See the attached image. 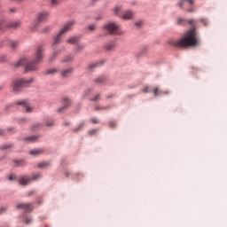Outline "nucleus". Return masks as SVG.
I'll return each mask as SVG.
<instances>
[{"instance_id":"1","label":"nucleus","mask_w":227,"mask_h":227,"mask_svg":"<svg viewBox=\"0 0 227 227\" xmlns=\"http://www.w3.org/2000/svg\"><path fill=\"white\" fill-rule=\"evenodd\" d=\"M177 24L180 26L189 24L191 28L185 32L184 35L180 40L169 41L170 45L179 47L180 49H187V47H196L200 45V38H198V32L196 31V20L179 18Z\"/></svg>"},{"instance_id":"2","label":"nucleus","mask_w":227,"mask_h":227,"mask_svg":"<svg viewBox=\"0 0 227 227\" xmlns=\"http://www.w3.org/2000/svg\"><path fill=\"white\" fill-rule=\"evenodd\" d=\"M42 59H43V46H39L35 51L33 61H29L27 59H21L15 67H25L26 72H36L38 70L37 63H42Z\"/></svg>"},{"instance_id":"3","label":"nucleus","mask_w":227,"mask_h":227,"mask_svg":"<svg viewBox=\"0 0 227 227\" xmlns=\"http://www.w3.org/2000/svg\"><path fill=\"white\" fill-rule=\"evenodd\" d=\"M102 34L99 36H109V35H120V24L109 21L101 27Z\"/></svg>"},{"instance_id":"4","label":"nucleus","mask_w":227,"mask_h":227,"mask_svg":"<svg viewBox=\"0 0 227 227\" xmlns=\"http://www.w3.org/2000/svg\"><path fill=\"white\" fill-rule=\"evenodd\" d=\"M33 82H35V79L33 78L15 80L13 82L12 91L18 93L22 88H27L30 84H33Z\"/></svg>"},{"instance_id":"5","label":"nucleus","mask_w":227,"mask_h":227,"mask_svg":"<svg viewBox=\"0 0 227 227\" xmlns=\"http://www.w3.org/2000/svg\"><path fill=\"white\" fill-rule=\"evenodd\" d=\"M74 26H75V20L66 22L59 30L60 35H65L66 33H68V31H72Z\"/></svg>"},{"instance_id":"6","label":"nucleus","mask_w":227,"mask_h":227,"mask_svg":"<svg viewBox=\"0 0 227 227\" xmlns=\"http://www.w3.org/2000/svg\"><path fill=\"white\" fill-rule=\"evenodd\" d=\"M16 207L19 210H24V212H33V209L35 208L33 207V203H21L18 204Z\"/></svg>"},{"instance_id":"7","label":"nucleus","mask_w":227,"mask_h":227,"mask_svg":"<svg viewBox=\"0 0 227 227\" xmlns=\"http://www.w3.org/2000/svg\"><path fill=\"white\" fill-rule=\"evenodd\" d=\"M49 19V12H42L37 14L38 22H45V20Z\"/></svg>"},{"instance_id":"8","label":"nucleus","mask_w":227,"mask_h":227,"mask_svg":"<svg viewBox=\"0 0 227 227\" xmlns=\"http://www.w3.org/2000/svg\"><path fill=\"white\" fill-rule=\"evenodd\" d=\"M20 26H22V21L20 20L7 23V27H9L10 29H19Z\"/></svg>"},{"instance_id":"9","label":"nucleus","mask_w":227,"mask_h":227,"mask_svg":"<svg viewBox=\"0 0 227 227\" xmlns=\"http://www.w3.org/2000/svg\"><path fill=\"white\" fill-rule=\"evenodd\" d=\"M194 0H182L179 3V8H187V6H192Z\"/></svg>"},{"instance_id":"10","label":"nucleus","mask_w":227,"mask_h":227,"mask_svg":"<svg viewBox=\"0 0 227 227\" xmlns=\"http://www.w3.org/2000/svg\"><path fill=\"white\" fill-rule=\"evenodd\" d=\"M61 40H63V34L59 32L57 35L53 38V45H59L61 43Z\"/></svg>"},{"instance_id":"11","label":"nucleus","mask_w":227,"mask_h":227,"mask_svg":"<svg viewBox=\"0 0 227 227\" xmlns=\"http://www.w3.org/2000/svg\"><path fill=\"white\" fill-rule=\"evenodd\" d=\"M64 104H65L64 106L58 109V113H61L62 111H65V109H67V107H68V106H70L72 104V101H70V99H68V98H65Z\"/></svg>"},{"instance_id":"12","label":"nucleus","mask_w":227,"mask_h":227,"mask_svg":"<svg viewBox=\"0 0 227 227\" xmlns=\"http://www.w3.org/2000/svg\"><path fill=\"white\" fill-rule=\"evenodd\" d=\"M18 106H24L26 111H27V113H31V111H33V108H31V106H29L27 102H26V101H20V102H18Z\"/></svg>"},{"instance_id":"13","label":"nucleus","mask_w":227,"mask_h":227,"mask_svg":"<svg viewBox=\"0 0 227 227\" xmlns=\"http://www.w3.org/2000/svg\"><path fill=\"white\" fill-rule=\"evenodd\" d=\"M43 149H34L29 152L30 155H33L34 157H38V155H42L43 153Z\"/></svg>"},{"instance_id":"14","label":"nucleus","mask_w":227,"mask_h":227,"mask_svg":"<svg viewBox=\"0 0 227 227\" xmlns=\"http://www.w3.org/2000/svg\"><path fill=\"white\" fill-rule=\"evenodd\" d=\"M132 17H134V12H130V11H127L124 15H122V19L123 20H130V19H132Z\"/></svg>"},{"instance_id":"15","label":"nucleus","mask_w":227,"mask_h":227,"mask_svg":"<svg viewBox=\"0 0 227 227\" xmlns=\"http://www.w3.org/2000/svg\"><path fill=\"white\" fill-rule=\"evenodd\" d=\"M29 182H31V178H29L28 176H22L21 178H20V185H27Z\"/></svg>"},{"instance_id":"16","label":"nucleus","mask_w":227,"mask_h":227,"mask_svg":"<svg viewBox=\"0 0 227 227\" xmlns=\"http://www.w3.org/2000/svg\"><path fill=\"white\" fill-rule=\"evenodd\" d=\"M73 72H74V69L68 68V69L64 70L62 72L61 75L64 78L70 77V75H72Z\"/></svg>"},{"instance_id":"17","label":"nucleus","mask_w":227,"mask_h":227,"mask_svg":"<svg viewBox=\"0 0 227 227\" xmlns=\"http://www.w3.org/2000/svg\"><path fill=\"white\" fill-rule=\"evenodd\" d=\"M6 42V45H10L12 49H15L19 45V42L17 41H12L8 39Z\"/></svg>"},{"instance_id":"18","label":"nucleus","mask_w":227,"mask_h":227,"mask_svg":"<svg viewBox=\"0 0 227 227\" xmlns=\"http://www.w3.org/2000/svg\"><path fill=\"white\" fill-rule=\"evenodd\" d=\"M8 28V23L6 21L0 20V31H4Z\"/></svg>"},{"instance_id":"19","label":"nucleus","mask_w":227,"mask_h":227,"mask_svg":"<svg viewBox=\"0 0 227 227\" xmlns=\"http://www.w3.org/2000/svg\"><path fill=\"white\" fill-rule=\"evenodd\" d=\"M79 42V37L78 36H73V37H70L68 40H67V43H77Z\"/></svg>"},{"instance_id":"20","label":"nucleus","mask_w":227,"mask_h":227,"mask_svg":"<svg viewBox=\"0 0 227 227\" xmlns=\"http://www.w3.org/2000/svg\"><path fill=\"white\" fill-rule=\"evenodd\" d=\"M153 93H154V97H159V95H162L164 92H162L159 87H155Z\"/></svg>"},{"instance_id":"21","label":"nucleus","mask_w":227,"mask_h":227,"mask_svg":"<svg viewBox=\"0 0 227 227\" xmlns=\"http://www.w3.org/2000/svg\"><path fill=\"white\" fill-rule=\"evenodd\" d=\"M114 15H118L119 17L121 15V6H116L114 9Z\"/></svg>"},{"instance_id":"22","label":"nucleus","mask_w":227,"mask_h":227,"mask_svg":"<svg viewBox=\"0 0 227 227\" xmlns=\"http://www.w3.org/2000/svg\"><path fill=\"white\" fill-rule=\"evenodd\" d=\"M94 82H96V84H102L103 82H106V78L105 77H98L94 80Z\"/></svg>"},{"instance_id":"23","label":"nucleus","mask_w":227,"mask_h":227,"mask_svg":"<svg viewBox=\"0 0 227 227\" xmlns=\"http://www.w3.org/2000/svg\"><path fill=\"white\" fill-rule=\"evenodd\" d=\"M48 166H50L49 162H41L37 165V168L40 169H44V168H48Z\"/></svg>"},{"instance_id":"24","label":"nucleus","mask_w":227,"mask_h":227,"mask_svg":"<svg viewBox=\"0 0 227 227\" xmlns=\"http://www.w3.org/2000/svg\"><path fill=\"white\" fill-rule=\"evenodd\" d=\"M32 221H33V218H31V216L23 217V223H25V224H30Z\"/></svg>"},{"instance_id":"25","label":"nucleus","mask_w":227,"mask_h":227,"mask_svg":"<svg viewBox=\"0 0 227 227\" xmlns=\"http://www.w3.org/2000/svg\"><path fill=\"white\" fill-rule=\"evenodd\" d=\"M46 74L48 75H54V74H58V69L56 68H52V69H49Z\"/></svg>"},{"instance_id":"26","label":"nucleus","mask_w":227,"mask_h":227,"mask_svg":"<svg viewBox=\"0 0 227 227\" xmlns=\"http://www.w3.org/2000/svg\"><path fill=\"white\" fill-rule=\"evenodd\" d=\"M106 51H113L114 49V43H110L106 45Z\"/></svg>"},{"instance_id":"27","label":"nucleus","mask_w":227,"mask_h":227,"mask_svg":"<svg viewBox=\"0 0 227 227\" xmlns=\"http://www.w3.org/2000/svg\"><path fill=\"white\" fill-rule=\"evenodd\" d=\"M13 145L12 144H5L1 146V150H10V148H12Z\"/></svg>"},{"instance_id":"28","label":"nucleus","mask_w":227,"mask_h":227,"mask_svg":"<svg viewBox=\"0 0 227 227\" xmlns=\"http://www.w3.org/2000/svg\"><path fill=\"white\" fill-rule=\"evenodd\" d=\"M36 139H38V137L36 136H32L26 138V140L29 141L30 143H34V141H36Z\"/></svg>"},{"instance_id":"29","label":"nucleus","mask_w":227,"mask_h":227,"mask_svg":"<svg viewBox=\"0 0 227 227\" xmlns=\"http://www.w3.org/2000/svg\"><path fill=\"white\" fill-rule=\"evenodd\" d=\"M51 29H52V27L47 26L44 28H43L42 33H43V34L51 33Z\"/></svg>"},{"instance_id":"30","label":"nucleus","mask_w":227,"mask_h":227,"mask_svg":"<svg viewBox=\"0 0 227 227\" xmlns=\"http://www.w3.org/2000/svg\"><path fill=\"white\" fill-rule=\"evenodd\" d=\"M88 29L89 31H95V29H97V25L95 24L89 25Z\"/></svg>"},{"instance_id":"31","label":"nucleus","mask_w":227,"mask_h":227,"mask_svg":"<svg viewBox=\"0 0 227 227\" xmlns=\"http://www.w3.org/2000/svg\"><path fill=\"white\" fill-rule=\"evenodd\" d=\"M59 54V52L55 51L51 57H50V61H54V58H56V56H58Z\"/></svg>"},{"instance_id":"32","label":"nucleus","mask_w":227,"mask_h":227,"mask_svg":"<svg viewBox=\"0 0 227 227\" xmlns=\"http://www.w3.org/2000/svg\"><path fill=\"white\" fill-rule=\"evenodd\" d=\"M82 127H84V122L81 123L77 128H75L74 132H79Z\"/></svg>"},{"instance_id":"33","label":"nucleus","mask_w":227,"mask_h":227,"mask_svg":"<svg viewBox=\"0 0 227 227\" xmlns=\"http://www.w3.org/2000/svg\"><path fill=\"white\" fill-rule=\"evenodd\" d=\"M200 22L203 24V26H208V20L207 19H200Z\"/></svg>"},{"instance_id":"34","label":"nucleus","mask_w":227,"mask_h":227,"mask_svg":"<svg viewBox=\"0 0 227 227\" xmlns=\"http://www.w3.org/2000/svg\"><path fill=\"white\" fill-rule=\"evenodd\" d=\"M52 6H58L59 4V0H51Z\"/></svg>"},{"instance_id":"35","label":"nucleus","mask_w":227,"mask_h":227,"mask_svg":"<svg viewBox=\"0 0 227 227\" xmlns=\"http://www.w3.org/2000/svg\"><path fill=\"white\" fill-rule=\"evenodd\" d=\"M16 166H24V160H14Z\"/></svg>"},{"instance_id":"36","label":"nucleus","mask_w":227,"mask_h":227,"mask_svg":"<svg viewBox=\"0 0 227 227\" xmlns=\"http://www.w3.org/2000/svg\"><path fill=\"white\" fill-rule=\"evenodd\" d=\"M40 176H42L41 174H39V173L35 174V175L33 176L32 180H38V178H40Z\"/></svg>"},{"instance_id":"37","label":"nucleus","mask_w":227,"mask_h":227,"mask_svg":"<svg viewBox=\"0 0 227 227\" xmlns=\"http://www.w3.org/2000/svg\"><path fill=\"white\" fill-rule=\"evenodd\" d=\"M68 61H72V57L67 56L66 59H63L64 63H68Z\"/></svg>"},{"instance_id":"38","label":"nucleus","mask_w":227,"mask_h":227,"mask_svg":"<svg viewBox=\"0 0 227 227\" xmlns=\"http://www.w3.org/2000/svg\"><path fill=\"white\" fill-rule=\"evenodd\" d=\"M54 126V121H49L48 122H46V127H52Z\"/></svg>"},{"instance_id":"39","label":"nucleus","mask_w":227,"mask_h":227,"mask_svg":"<svg viewBox=\"0 0 227 227\" xmlns=\"http://www.w3.org/2000/svg\"><path fill=\"white\" fill-rule=\"evenodd\" d=\"M109 127H110V129H114V127H116V122L115 121H110L109 122Z\"/></svg>"},{"instance_id":"40","label":"nucleus","mask_w":227,"mask_h":227,"mask_svg":"<svg viewBox=\"0 0 227 227\" xmlns=\"http://www.w3.org/2000/svg\"><path fill=\"white\" fill-rule=\"evenodd\" d=\"M135 26H136L137 27H141V26H143V21H137V22H136V23H135Z\"/></svg>"},{"instance_id":"41","label":"nucleus","mask_w":227,"mask_h":227,"mask_svg":"<svg viewBox=\"0 0 227 227\" xmlns=\"http://www.w3.org/2000/svg\"><path fill=\"white\" fill-rule=\"evenodd\" d=\"M150 91H152V90H150V87H145V88L143 90V92H144V93H150Z\"/></svg>"},{"instance_id":"42","label":"nucleus","mask_w":227,"mask_h":227,"mask_svg":"<svg viewBox=\"0 0 227 227\" xmlns=\"http://www.w3.org/2000/svg\"><path fill=\"white\" fill-rule=\"evenodd\" d=\"M100 98V94L96 95L94 98H92V102H97Z\"/></svg>"},{"instance_id":"43","label":"nucleus","mask_w":227,"mask_h":227,"mask_svg":"<svg viewBox=\"0 0 227 227\" xmlns=\"http://www.w3.org/2000/svg\"><path fill=\"white\" fill-rule=\"evenodd\" d=\"M15 178H17V176H15V174H12V175L9 176V180H10V181L15 180Z\"/></svg>"},{"instance_id":"44","label":"nucleus","mask_w":227,"mask_h":227,"mask_svg":"<svg viewBox=\"0 0 227 227\" xmlns=\"http://www.w3.org/2000/svg\"><path fill=\"white\" fill-rule=\"evenodd\" d=\"M40 127H42V125H40L39 123H37V124H35V125H34V126L32 127V129L35 130V129H40Z\"/></svg>"},{"instance_id":"45","label":"nucleus","mask_w":227,"mask_h":227,"mask_svg":"<svg viewBox=\"0 0 227 227\" xmlns=\"http://www.w3.org/2000/svg\"><path fill=\"white\" fill-rule=\"evenodd\" d=\"M95 132H97V129H91L89 131L90 136H93V134H95Z\"/></svg>"},{"instance_id":"46","label":"nucleus","mask_w":227,"mask_h":227,"mask_svg":"<svg viewBox=\"0 0 227 227\" xmlns=\"http://www.w3.org/2000/svg\"><path fill=\"white\" fill-rule=\"evenodd\" d=\"M95 67H97V64H92L89 67L90 70H93Z\"/></svg>"},{"instance_id":"47","label":"nucleus","mask_w":227,"mask_h":227,"mask_svg":"<svg viewBox=\"0 0 227 227\" xmlns=\"http://www.w3.org/2000/svg\"><path fill=\"white\" fill-rule=\"evenodd\" d=\"M4 212H6V207H1L0 214H4Z\"/></svg>"},{"instance_id":"48","label":"nucleus","mask_w":227,"mask_h":227,"mask_svg":"<svg viewBox=\"0 0 227 227\" xmlns=\"http://www.w3.org/2000/svg\"><path fill=\"white\" fill-rule=\"evenodd\" d=\"M91 121H92L93 123H98V119H97V118H92V119H91Z\"/></svg>"},{"instance_id":"49","label":"nucleus","mask_w":227,"mask_h":227,"mask_svg":"<svg viewBox=\"0 0 227 227\" xmlns=\"http://www.w3.org/2000/svg\"><path fill=\"white\" fill-rule=\"evenodd\" d=\"M11 3H22V0H10Z\"/></svg>"},{"instance_id":"50","label":"nucleus","mask_w":227,"mask_h":227,"mask_svg":"<svg viewBox=\"0 0 227 227\" xmlns=\"http://www.w3.org/2000/svg\"><path fill=\"white\" fill-rule=\"evenodd\" d=\"M15 12H17V9H16V8H11V9H10V12H11V13H15Z\"/></svg>"},{"instance_id":"51","label":"nucleus","mask_w":227,"mask_h":227,"mask_svg":"<svg viewBox=\"0 0 227 227\" xmlns=\"http://www.w3.org/2000/svg\"><path fill=\"white\" fill-rule=\"evenodd\" d=\"M84 49V46H78L77 51H82Z\"/></svg>"},{"instance_id":"52","label":"nucleus","mask_w":227,"mask_h":227,"mask_svg":"<svg viewBox=\"0 0 227 227\" xmlns=\"http://www.w3.org/2000/svg\"><path fill=\"white\" fill-rule=\"evenodd\" d=\"M96 111H98V109H107L106 107H96Z\"/></svg>"},{"instance_id":"53","label":"nucleus","mask_w":227,"mask_h":227,"mask_svg":"<svg viewBox=\"0 0 227 227\" xmlns=\"http://www.w3.org/2000/svg\"><path fill=\"white\" fill-rule=\"evenodd\" d=\"M7 130H8V132H13L14 129H13V128H9Z\"/></svg>"},{"instance_id":"54","label":"nucleus","mask_w":227,"mask_h":227,"mask_svg":"<svg viewBox=\"0 0 227 227\" xmlns=\"http://www.w3.org/2000/svg\"><path fill=\"white\" fill-rule=\"evenodd\" d=\"M32 194H35V191L29 192L28 196H31Z\"/></svg>"},{"instance_id":"55","label":"nucleus","mask_w":227,"mask_h":227,"mask_svg":"<svg viewBox=\"0 0 227 227\" xmlns=\"http://www.w3.org/2000/svg\"><path fill=\"white\" fill-rule=\"evenodd\" d=\"M3 134H4V130L0 129V136H3Z\"/></svg>"},{"instance_id":"56","label":"nucleus","mask_w":227,"mask_h":227,"mask_svg":"<svg viewBox=\"0 0 227 227\" xmlns=\"http://www.w3.org/2000/svg\"><path fill=\"white\" fill-rule=\"evenodd\" d=\"M188 12H190L192 13V12H194V10L190 9V10H188Z\"/></svg>"},{"instance_id":"57","label":"nucleus","mask_w":227,"mask_h":227,"mask_svg":"<svg viewBox=\"0 0 227 227\" xmlns=\"http://www.w3.org/2000/svg\"><path fill=\"white\" fill-rule=\"evenodd\" d=\"M97 20H102V17L97 18Z\"/></svg>"},{"instance_id":"58","label":"nucleus","mask_w":227,"mask_h":227,"mask_svg":"<svg viewBox=\"0 0 227 227\" xmlns=\"http://www.w3.org/2000/svg\"><path fill=\"white\" fill-rule=\"evenodd\" d=\"M31 29H32V31H35L36 29V27H32Z\"/></svg>"},{"instance_id":"59","label":"nucleus","mask_w":227,"mask_h":227,"mask_svg":"<svg viewBox=\"0 0 227 227\" xmlns=\"http://www.w3.org/2000/svg\"><path fill=\"white\" fill-rule=\"evenodd\" d=\"M3 90V86H0V91H2Z\"/></svg>"},{"instance_id":"60","label":"nucleus","mask_w":227,"mask_h":227,"mask_svg":"<svg viewBox=\"0 0 227 227\" xmlns=\"http://www.w3.org/2000/svg\"><path fill=\"white\" fill-rule=\"evenodd\" d=\"M1 45H3V43L0 42V47H1Z\"/></svg>"}]
</instances>
